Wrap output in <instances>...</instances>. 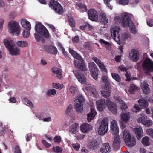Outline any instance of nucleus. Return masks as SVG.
Here are the masks:
<instances>
[{"mask_svg": "<svg viewBox=\"0 0 153 153\" xmlns=\"http://www.w3.org/2000/svg\"><path fill=\"white\" fill-rule=\"evenodd\" d=\"M114 21L116 24H120L124 27H129L131 33L134 34L137 33L135 25L133 23L127 13H125L120 16H116L114 18Z\"/></svg>", "mask_w": 153, "mask_h": 153, "instance_id": "nucleus-1", "label": "nucleus"}, {"mask_svg": "<svg viewBox=\"0 0 153 153\" xmlns=\"http://www.w3.org/2000/svg\"><path fill=\"white\" fill-rule=\"evenodd\" d=\"M35 30L38 33L34 34L35 39L37 42H39L42 39L41 41L42 43L44 42V39L42 36L45 38H48L49 37V34L48 30L40 23H38L36 25Z\"/></svg>", "mask_w": 153, "mask_h": 153, "instance_id": "nucleus-2", "label": "nucleus"}, {"mask_svg": "<svg viewBox=\"0 0 153 153\" xmlns=\"http://www.w3.org/2000/svg\"><path fill=\"white\" fill-rule=\"evenodd\" d=\"M70 53L73 57L78 60V61L74 60V63L75 66L78 69L82 71H85L86 69V65L81 56L76 51L70 48L69 49Z\"/></svg>", "mask_w": 153, "mask_h": 153, "instance_id": "nucleus-3", "label": "nucleus"}, {"mask_svg": "<svg viewBox=\"0 0 153 153\" xmlns=\"http://www.w3.org/2000/svg\"><path fill=\"white\" fill-rule=\"evenodd\" d=\"M119 27L116 26L112 27L111 30L112 37L118 43L120 42V40L126 39L129 37L127 33H123L120 37L119 34Z\"/></svg>", "mask_w": 153, "mask_h": 153, "instance_id": "nucleus-4", "label": "nucleus"}, {"mask_svg": "<svg viewBox=\"0 0 153 153\" xmlns=\"http://www.w3.org/2000/svg\"><path fill=\"white\" fill-rule=\"evenodd\" d=\"M4 43L10 54L13 55H17L19 54L20 51L19 49L17 47L14 48L15 44L13 40L9 41L7 39H4Z\"/></svg>", "mask_w": 153, "mask_h": 153, "instance_id": "nucleus-5", "label": "nucleus"}, {"mask_svg": "<svg viewBox=\"0 0 153 153\" xmlns=\"http://www.w3.org/2000/svg\"><path fill=\"white\" fill-rule=\"evenodd\" d=\"M123 139L127 146L130 147H132L135 145V138L131 136L128 130L125 129L123 131Z\"/></svg>", "mask_w": 153, "mask_h": 153, "instance_id": "nucleus-6", "label": "nucleus"}, {"mask_svg": "<svg viewBox=\"0 0 153 153\" xmlns=\"http://www.w3.org/2000/svg\"><path fill=\"white\" fill-rule=\"evenodd\" d=\"M9 32L10 33L16 35H18L20 32V29L18 23L16 21H11L9 22L8 24Z\"/></svg>", "mask_w": 153, "mask_h": 153, "instance_id": "nucleus-7", "label": "nucleus"}, {"mask_svg": "<svg viewBox=\"0 0 153 153\" xmlns=\"http://www.w3.org/2000/svg\"><path fill=\"white\" fill-rule=\"evenodd\" d=\"M108 120L107 118H104L102 119L98 131L99 134L103 135L107 132L108 130Z\"/></svg>", "mask_w": 153, "mask_h": 153, "instance_id": "nucleus-8", "label": "nucleus"}, {"mask_svg": "<svg viewBox=\"0 0 153 153\" xmlns=\"http://www.w3.org/2000/svg\"><path fill=\"white\" fill-rule=\"evenodd\" d=\"M49 6L53 9L55 13L61 15L63 12V9L62 7L58 2L54 0H51L50 2Z\"/></svg>", "mask_w": 153, "mask_h": 153, "instance_id": "nucleus-9", "label": "nucleus"}, {"mask_svg": "<svg viewBox=\"0 0 153 153\" xmlns=\"http://www.w3.org/2000/svg\"><path fill=\"white\" fill-rule=\"evenodd\" d=\"M84 101V99L81 95L78 96L74 101L76 104L74 105V108L78 113H81L83 111V105Z\"/></svg>", "mask_w": 153, "mask_h": 153, "instance_id": "nucleus-10", "label": "nucleus"}, {"mask_svg": "<svg viewBox=\"0 0 153 153\" xmlns=\"http://www.w3.org/2000/svg\"><path fill=\"white\" fill-rule=\"evenodd\" d=\"M153 65V62L148 58H146L142 64V66L145 73L149 74Z\"/></svg>", "mask_w": 153, "mask_h": 153, "instance_id": "nucleus-11", "label": "nucleus"}, {"mask_svg": "<svg viewBox=\"0 0 153 153\" xmlns=\"http://www.w3.org/2000/svg\"><path fill=\"white\" fill-rule=\"evenodd\" d=\"M78 81L80 83L86 84V79L85 75L79 70L73 71Z\"/></svg>", "mask_w": 153, "mask_h": 153, "instance_id": "nucleus-12", "label": "nucleus"}, {"mask_svg": "<svg viewBox=\"0 0 153 153\" xmlns=\"http://www.w3.org/2000/svg\"><path fill=\"white\" fill-rule=\"evenodd\" d=\"M89 19L94 21H96L98 20V16L97 12L94 9H89L88 12Z\"/></svg>", "mask_w": 153, "mask_h": 153, "instance_id": "nucleus-13", "label": "nucleus"}, {"mask_svg": "<svg viewBox=\"0 0 153 153\" xmlns=\"http://www.w3.org/2000/svg\"><path fill=\"white\" fill-rule=\"evenodd\" d=\"M111 130L112 134L114 135V136H119L117 135L119 133L118 127L117 122L114 120H113L111 123Z\"/></svg>", "mask_w": 153, "mask_h": 153, "instance_id": "nucleus-14", "label": "nucleus"}, {"mask_svg": "<svg viewBox=\"0 0 153 153\" xmlns=\"http://www.w3.org/2000/svg\"><path fill=\"white\" fill-rule=\"evenodd\" d=\"M44 48L47 52L51 53L54 55H56L58 51L57 49L55 46L51 45H45L44 46Z\"/></svg>", "mask_w": 153, "mask_h": 153, "instance_id": "nucleus-15", "label": "nucleus"}, {"mask_svg": "<svg viewBox=\"0 0 153 153\" xmlns=\"http://www.w3.org/2000/svg\"><path fill=\"white\" fill-rule=\"evenodd\" d=\"M104 99H101L96 101L97 108L99 111H102L105 108Z\"/></svg>", "mask_w": 153, "mask_h": 153, "instance_id": "nucleus-16", "label": "nucleus"}, {"mask_svg": "<svg viewBox=\"0 0 153 153\" xmlns=\"http://www.w3.org/2000/svg\"><path fill=\"white\" fill-rule=\"evenodd\" d=\"M131 59L133 61L136 62L138 60L139 54L138 51L132 49L129 54Z\"/></svg>", "mask_w": 153, "mask_h": 153, "instance_id": "nucleus-17", "label": "nucleus"}, {"mask_svg": "<svg viewBox=\"0 0 153 153\" xmlns=\"http://www.w3.org/2000/svg\"><path fill=\"white\" fill-rule=\"evenodd\" d=\"M119 136H114V140L112 146L115 150H118L120 148V140L119 138Z\"/></svg>", "mask_w": 153, "mask_h": 153, "instance_id": "nucleus-18", "label": "nucleus"}, {"mask_svg": "<svg viewBox=\"0 0 153 153\" xmlns=\"http://www.w3.org/2000/svg\"><path fill=\"white\" fill-rule=\"evenodd\" d=\"M111 150V148L108 143L102 144L100 149L101 153H109Z\"/></svg>", "mask_w": 153, "mask_h": 153, "instance_id": "nucleus-19", "label": "nucleus"}, {"mask_svg": "<svg viewBox=\"0 0 153 153\" xmlns=\"http://www.w3.org/2000/svg\"><path fill=\"white\" fill-rule=\"evenodd\" d=\"M91 69L93 78L95 80H97L98 75V69L97 67L95 65H94L91 66Z\"/></svg>", "mask_w": 153, "mask_h": 153, "instance_id": "nucleus-20", "label": "nucleus"}, {"mask_svg": "<svg viewBox=\"0 0 153 153\" xmlns=\"http://www.w3.org/2000/svg\"><path fill=\"white\" fill-rule=\"evenodd\" d=\"M102 95L105 98L110 96L111 90L109 87L104 86V88L101 91Z\"/></svg>", "mask_w": 153, "mask_h": 153, "instance_id": "nucleus-21", "label": "nucleus"}, {"mask_svg": "<svg viewBox=\"0 0 153 153\" xmlns=\"http://www.w3.org/2000/svg\"><path fill=\"white\" fill-rule=\"evenodd\" d=\"M92 128L91 126L87 123H84L80 126V129L81 131L85 133L90 130Z\"/></svg>", "mask_w": 153, "mask_h": 153, "instance_id": "nucleus-22", "label": "nucleus"}, {"mask_svg": "<svg viewBox=\"0 0 153 153\" xmlns=\"http://www.w3.org/2000/svg\"><path fill=\"white\" fill-rule=\"evenodd\" d=\"M96 114L97 113L95 109L91 107L90 112L87 115L88 121L89 122L91 121Z\"/></svg>", "mask_w": 153, "mask_h": 153, "instance_id": "nucleus-23", "label": "nucleus"}, {"mask_svg": "<svg viewBox=\"0 0 153 153\" xmlns=\"http://www.w3.org/2000/svg\"><path fill=\"white\" fill-rule=\"evenodd\" d=\"M133 130L137 139H140L142 137L143 130L142 128L138 126L137 128H134Z\"/></svg>", "mask_w": 153, "mask_h": 153, "instance_id": "nucleus-24", "label": "nucleus"}, {"mask_svg": "<svg viewBox=\"0 0 153 153\" xmlns=\"http://www.w3.org/2000/svg\"><path fill=\"white\" fill-rule=\"evenodd\" d=\"M66 16L68 22L70 26L72 27H75L76 24L75 21L72 15L71 14H68Z\"/></svg>", "mask_w": 153, "mask_h": 153, "instance_id": "nucleus-25", "label": "nucleus"}, {"mask_svg": "<svg viewBox=\"0 0 153 153\" xmlns=\"http://www.w3.org/2000/svg\"><path fill=\"white\" fill-rule=\"evenodd\" d=\"M141 88L143 93L145 94H148L149 93L150 90L149 85L146 83H142L141 85Z\"/></svg>", "mask_w": 153, "mask_h": 153, "instance_id": "nucleus-26", "label": "nucleus"}, {"mask_svg": "<svg viewBox=\"0 0 153 153\" xmlns=\"http://www.w3.org/2000/svg\"><path fill=\"white\" fill-rule=\"evenodd\" d=\"M99 144L95 140H93L89 142L88 147L91 150L96 149L99 146Z\"/></svg>", "mask_w": 153, "mask_h": 153, "instance_id": "nucleus-27", "label": "nucleus"}, {"mask_svg": "<svg viewBox=\"0 0 153 153\" xmlns=\"http://www.w3.org/2000/svg\"><path fill=\"white\" fill-rule=\"evenodd\" d=\"M21 25L24 28L28 30L31 29V25L29 22L25 19L21 20Z\"/></svg>", "mask_w": 153, "mask_h": 153, "instance_id": "nucleus-28", "label": "nucleus"}, {"mask_svg": "<svg viewBox=\"0 0 153 153\" xmlns=\"http://www.w3.org/2000/svg\"><path fill=\"white\" fill-rule=\"evenodd\" d=\"M100 22L105 25L108 23V20L107 18L106 15L105 13H100Z\"/></svg>", "mask_w": 153, "mask_h": 153, "instance_id": "nucleus-29", "label": "nucleus"}, {"mask_svg": "<svg viewBox=\"0 0 153 153\" xmlns=\"http://www.w3.org/2000/svg\"><path fill=\"white\" fill-rule=\"evenodd\" d=\"M52 72L54 74H56V77L59 79H61L62 77L61 70L56 67H53L52 68Z\"/></svg>", "mask_w": 153, "mask_h": 153, "instance_id": "nucleus-30", "label": "nucleus"}, {"mask_svg": "<svg viewBox=\"0 0 153 153\" xmlns=\"http://www.w3.org/2000/svg\"><path fill=\"white\" fill-rule=\"evenodd\" d=\"M121 121L124 122H126L128 121L129 120L130 117L129 113H122L121 114Z\"/></svg>", "mask_w": 153, "mask_h": 153, "instance_id": "nucleus-31", "label": "nucleus"}, {"mask_svg": "<svg viewBox=\"0 0 153 153\" xmlns=\"http://www.w3.org/2000/svg\"><path fill=\"white\" fill-rule=\"evenodd\" d=\"M107 107L108 109L114 114L117 113V106L115 103H113Z\"/></svg>", "mask_w": 153, "mask_h": 153, "instance_id": "nucleus-32", "label": "nucleus"}, {"mask_svg": "<svg viewBox=\"0 0 153 153\" xmlns=\"http://www.w3.org/2000/svg\"><path fill=\"white\" fill-rule=\"evenodd\" d=\"M78 125V124L76 123H75L71 126L69 128V131L73 134H76L77 132V127Z\"/></svg>", "mask_w": 153, "mask_h": 153, "instance_id": "nucleus-33", "label": "nucleus"}, {"mask_svg": "<svg viewBox=\"0 0 153 153\" xmlns=\"http://www.w3.org/2000/svg\"><path fill=\"white\" fill-rule=\"evenodd\" d=\"M147 119V116L145 114L142 113L141 114L140 116L138 118L137 121L139 123L143 124Z\"/></svg>", "mask_w": 153, "mask_h": 153, "instance_id": "nucleus-34", "label": "nucleus"}, {"mask_svg": "<svg viewBox=\"0 0 153 153\" xmlns=\"http://www.w3.org/2000/svg\"><path fill=\"white\" fill-rule=\"evenodd\" d=\"M139 105L140 106L146 107L148 106V103L147 101L143 99H140L138 100Z\"/></svg>", "mask_w": 153, "mask_h": 153, "instance_id": "nucleus-35", "label": "nucleus"}, {"mask_svg": "<svg viewBox=\"0 0 153 153\" xmlns=\"http://www.w3.org/2000/svg\"><path fill=\"white\" fill-rule=\"evenodd\" d=\"M139 89V88L134 85L131 84L128 90L129 92L131 94H134L135 91Z\"/></svg>", "mask_w": 153, "mask_h": 153, "instance_id": "nucleus-36", "label": "nucleus"}, {"mask_svg": "<svg viewBox=\"0 0 153 153\" xmlns=\"http://www.w3.org/2000/svg\"><path fill=\"white\" fill-rule=\"evenodd\" d=\"M111 76L114 80L118 82H120L121 81L120 76L117 73H111Z\"/></svg>", "mask_w": 153, "mask_h": 153, "instance_id": "nucleus-37", "label": "nucleus"}, {"mask_svg": "<svg viewBox=\"0 0 153 153\" xmlns=\"http://www.w3.org/2000/svg\"><path fill=\"white\" fill-rule=\"evenodd\" d=\"M28 45V43L24 41H19L16 42V45L18 46L21 47H26Z\"/></svg>", "mask_w": 153, "mask_h": 153, "instance_id": "nucleus-38", "label": "nucleus"}, {"mask_svg": "<svg viewBox=\"0 0 153 153\" xmlns=\"http://www.w3.org/2000/svg\"><path fill=\"white\" fill-rule=\"evenodd\" d=\"M100 43L104 44V46L107 49H109L111 48V45L108 42L106 41L103 39H100Z\"/></svg>", "mask_w": 153, "mask_h": 153, "instance_id": "nucleus-39", "label": "nucleus"}, {"mask_svg": "<svg viewBox=\"0 0 153 153\" xmlns=\"http://www.w3.org/2000/svg\"><path fill=\"white\" fill-rule=\"evenodd\" d=\"M102 80L105 83V86L109 87L110 83L108 77L107 76H103L102 78Z\"/></svg>", "mask_w": 153, "mask_h": 153, "instance_id": "nucleus-40", "label": "nucleus"}, {"mask_svg": "<svg viewBox=\"0 0 153 153\" xmlns=\"http://www.w3.org/2000/svg\"><path fill=\"white\" fill-rule=\"evenodd\" d=\"M149 139L148 137H145L142 139V143L143 144L146 146H148L149 145Z\"/></svg>", "mask_w": 153, "mask_h": 153, "instance_id": "nucleus-41", "label": "nucleus"}, {"mask_svg": "<svg viewBox=\"0 0 153 153\" xmlns=\"http://www.w3.org/2000/svg\"><path fill=\"white\" fill-rule=\"evenodd\" d=\"M52 149L56 153H61L63 151L61 147L58 146L53 147Z\"/></svg>", "mask_w": 153, "mask_h": 153, "instance_id": "nucleus-42", "label": "nucleus"}, {"mask_svg": "<svg viewBox=\"0 0 153 153\" xmlns=\"http://www.w3.org/2000/svg\"><path fill=\"white\" fill-rule=\"evenodd\" d=\"M90 90L91 92V95L94 97H97V96L98 93L95 88H91Z\"/></svg>", "mask_w": 153, "mask_h": 153, "instance_id": "nucleus-43", "label": "nucleus"}, {"mask_svg": "<svg viewBox=\"0 0 153 153\" xmlns=\"http://www.w3.org/2000/svg\"><path fill=\"white\" fill-rule=\"evenodd\" d=\"M73 110V108L72 105H70L67 108L66 110V114L69 115L70 113L72 112Z\"/></svg>", "mask_w": 153, "mask_h": 153, "instance_id": "nucleus-44", "label": "nucleus"}, {"mask_svg": "<svg viewBox=\"0 0 153 153\" xmlns=\"http://www.w3.org/2000/svg\"><path fill=\"white\" fill-rule=\"evenodd\" d=\"M56 91L54 89H52L48 90V91L47 93V95L48 96H50L51 95H54L56 94Z\"/></svg>", "mask_w": 153, "mask_h": 153, "instance_id": "nucleus-45", "label": "nucleus"}, {"mask_svg": "<svg viewBox=\"0 0 153 153\" xmlns=\"http://www.w3.org/2000/svg\"><path fill=\"white\" fill-rule=\"evenodd\" d=\"M24 101L31 108H33V105L31 101L28 100L27 98L25 97L23 98Z\"/></svg>", "mask_w": 153, "mask_h": 153, "instance_id": "nucleus-46", "label": "nucleus"}, {"mask_svg": "<svg viewBox=\"0 0 153 153\" xmlns=\"http://www.w3.org/2000/svg\"><path fill=\"white\" fill-rule=\"evenodd\" d=\"M104 3L111 10H112L113 9V6L111 5H110V2L111 1V0H103Z\"/></svg>", "mask_w": 153, "mask_h": 153, "instance_id": "nucleus-47", "label": "nucleus"}, {"mask_svg": "<svg viewBox=\"0 0 153 153\" xmlns=\"http://www.w3.org/2000/svg\"><path fill=\"white\" fill-rule=\"evenodd\" d=\"M53 87L54 88L56 89H61L63 87L62 85H61L59 83H54L53 84Z\"/></svg>", "mask_w": 153, "mask_h": 153, "instance_id": "nucleus-48", "label": "nucleus"}, {"mask_svg": "<svg viewBox=\"0 0 153 153\" xmlns=\"http://www.w3.org/2000/svg\"><path fill=\"white\" fill-rule=\"evenodd\" d=\"M41 141L44 146L46 148H48L51 146V144L48 143L46 140H42Z\"/></svg>", "mask_w": 153, "mask_h": 153, "instance_id": "nucleus-49", "label": "nucleus"}, {"mask_svg": "<svg viewBox=\"0 0 153 153\" xmlns=\"http://www.w3.org/2000/svg\"><path fill=\"white\" fill-rule=\"evenodd\" d=\"M100 69H101L102 71L106 72L107 71V70L104 64L101 62L100 64L99 65H98Z\"/></svg>", "mask_w": 153, "mask_h": 153, "instance_id": "nucleus-50", "label": "nucleus"}, {"mask_svg": "<svg viewBox=\"0 0 153 153\" xmlns=\"http://www.w3.org/2000/svg\"><path fill=\"white\" fill-rule=\"evenodd\" d=\"M77 6L79 8L83 9L84 11H86L87 10V9L86 6L82 3H78L77 4Z\"/></svg>", "mask_w": 153, "mask_h": 153, "instance_id": "nucleus-51", "label": "nucleus"}, {"mask_svg": "<svg viewBox=\"0 0 153 153\" xmlns=\"http://www.w3.org/2000/svg\"><path fill=\"white\" fill-rule=\"evenodd\" d=\"M72 146L74 150L77 151L78 150L80 147V145L78 143L73 144Z\"/></svg>", "mask_w": 153, "mask_h": 153, "instance_id": "nucleus-52", "label": "nucleus"}, {"mask_svg": "<svg viewBox=\"0 0 153 153\" xmlns=\"http://www.w3.org/2000/svg\"><path fill=\"white\" fill-rule=\"evenodd\" d=\"M152 122L151 120H148L147 119L143 125L149 127L152 124Z\"/></svg>", "mask_w": 153, "mask_h": 153, "instance_id": "nucleus-53", "label": "nucleus"}, {"mask_svg": "<svg viewBox=\"0 0 153 153\" xmlns=\"http://www.w3.org/2000/svg\"><path fill=\"white\" fill-rule=\"evenodd\" d=\"M30 34V32L29 31H26L24 30L22 33L23 36L24 38L28 37Z\"/></svg>", "mask_w": 153, "mask_h": 153, "instance_id": "nucleus-54", "label": "nucleus"}, {"mask_svg": "<svg viewBox=\"0 0 153 153\" xmlns=\"http://www.w3.org/2000/svg\"><path fill=\"white\" fill-rule=\"evenodd\" d=\"M122 105L121 107V109L122 111H126V109L128 107L124 103L123 101H121Z\"/></svg>", "mask_w": 153, "mask_h": 153, "instance_id": "nucleus-55", "label": "nucleus"}, {"mask_svg": "<svg viewBox=\"0 0 153 153\" xmlns=\"http://www.w3.org/2000/svg\"><path fill=\"white\" fill-rule=\"evenodd\" d=\"M120 4L123 5H126L129 3V0H118Z\"/></svg>", "mask_w": 153, "mask_h": 153, "instance_id": "nucleus-56", "label": "nucleus"}, {"mask_svg": "<svg viewBox=\"0 0 153 153\" xmlns=\"http://www.w3.org/2000/svg\"><path fill=\"white\" fill-rule=\"evenodd\" d=\"M146 132L148 135L151 136L153 138V129L150 128L148 129L146 131Z\"/></svg>", "mask_w": 153, "mask_h": 153, "instance_id": "nucleus-57", "label": "nucleus"}, {"mask_svg": "<svg viewBox=\"0 0 153 153\" xmlns=\"http://www.w3.org/2000/svg\"><path fill=\"white\" fill-rule=\"evenodd\" d=\"M54 140L55 143H59L61 141V138L60 136H56L54 138Z\"/></svg>", "mask_w": 153, "mask_h": 153, "instance_id": "nucleus-58", "label": "nucleus"}, {"mask_svg": "<svg viewBox=\"0 0 153 153\" xmlns=\"http://www.w3.org/2000/svg\"><path fill=\"white\" fill-rule=\"evenodd\" d=\"M134 109H135V111H133L134 112L135 111L136 112H138L141 111V108L138 105L135 104L134 106Z\"/></svg>", "mask_w": 153, "mask_h": 153, "instance_id": "nucleus-59", "label": "nucleus"}, {"mask_svg": "<svg viewBox=\"0 0 153 153\" xmlns=\"http://www.w3.org/2000/svg\"><path fill=\"white\" fill-rule=\"evenodd\" d=\"M73 42L76 43H77L79 41V39L78 36H76L74 38L72 39Z\"/></svg>", "mask_w": 153, "mask_h": 153, "instance_id": "nucleus-60", "label": "nucleus"}, {"mask_svg": "<svg viewBox=\"0 0 153 153\" xmlns=\"http://www.w3.org/2000/svg\"><path fill=\"white\" fill-rule=\"evenodd\" d=\"M92 59L98 65L100 64V63L102 62L100 60L98 59L96 57H93Z\"/></svg>", "mask_w": 153, "mask_h": 153, "instance_id": "nucleus-61", "label": "nucleus"}, {"mask_svg": "<svg viewBox=\"0 0 153 153\" xmlns=\"http://www.w3.org/2000/svg\"><path fill=\"white\" fill-rule=\"evenodd\" d=\"M76 91V88L73 86H71L70 88V91L72 93L75 94V93Z\"/></svg>", "mask_w": 153, "mask_h": 153, "instance_id": "nucleus-62", "label": "nucleus"}, {"mask_svg": "<svg viewBox=\"0 0 153 153\" xmlns=\"http://www.w3.org/2000/svg\"><path fill=\"white\" fill-rule=\"evenodd\" d=\"M15 149V153H21L20 149L18 146H16Z\"/></svg>", "mask_w": 153, "mask_h": 153, "instance_id": "nucleus-63", "label": "nucleus"}, {"mask_svg": "<svg viewBox=\"0 0 153 153\" xmlns=\"http://www.w3.org/2000/svg\"><path fill=\"white\" fill-rule=\"evenodd\" d=\"M147 24L149 26H153V20L152 19H149L147 21Z\"/></svg>", "mask_w": 153, "mask_h": 153, "instance_id": "nucleus-64", "label": "nucleus"}]
</instances>
